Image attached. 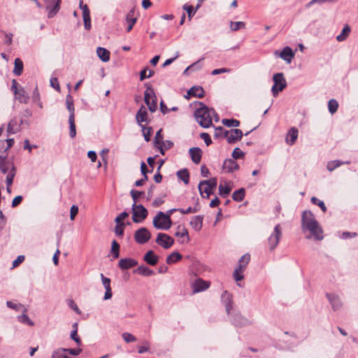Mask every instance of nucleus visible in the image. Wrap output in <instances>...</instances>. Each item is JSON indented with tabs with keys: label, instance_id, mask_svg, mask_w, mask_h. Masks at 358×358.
I'll use <instances>...</instances> for the list:
<instances>
[{
	"label": "nucleus",
	"instance_id": "f257e3e1",
	"mask_svg": "<svg viewBox=\"0 0 358 358\" xmlns=\"http://www.w3.org/2000/svg\"><path fill=\"white\" fill-rule=\"evenodd\" d=\"M301 229L303 232L308 231L306 238H313L315 241H322L324 238L323 230L314 215L310 211H304L301 217Z\"/></svg>",
	"mask_w": 358,
	"mask_h": 358
},
{
	"label": "nucleus",
	"instance_id": "f03ea898",
	"mask_svg": "<svg viewBox=\"0 0 358 358\" xmlns=\"http://www.w3.org/2000/svg\"><path fill=\"white\" fill-rule=\"evenodd\" d=\"M194 116L197 122L203 128L209 127L212 124L213 119L215 122L219 121V116L215 110L203 105L195 110Z\"/></svg>",
	"mask_w": 358,
	"mask_h": 358
},
{
	"label": "nucleus",
	"instance_id": "7ed1b4c3",
	"mask_svg": "<svg viewBox=\"0 0 358 358\" xmlns=\"http://www.w3.org/2000/svg\"><path fill=\"white\" fill-rule=\"evenodd\" d=\"M0 170L3 173H8L6 176V185L7 190L8 192H10V187L13 184V178L16 173L15 168L12 162L5 159H1L0 161Z\"/></svg>",
	"mask_w": 358,
	"mask_h": 358
},
{
	"label": "nucleus",
	"instance_id": "20e7f679",
	"mask_svg": "<svg viewBox=\"0 0 358 358\" xmlns=\"http://www.w3.org/2000/svg\"><path fill=\"white\" fill-rule=\"evenodd\" d=\"M152 224L157 229L168 230L172 225L171 217L165 216L164 213L159 211L154 217Z\"/></svg>",
	"mask_w": 358,
	"mask_h": 358
},
{
	"label": "nucleus",
	"instance_id": "39448f33",
	"mask_svg": "<svg viewBox=\"0 0 358 358\" xmlns=\"http://www.w3.org/2000/svg\"><path fill=\"white\" fill-rule=\"evenodd\" d=\"M217 186V179L212 178L210 180L201 181L199 185V190L203 197L208 198Z\"/></svg>",
	"mask_w": 358,
	"mask_h": 358
},
{
	"label": "nucleus",
	"instance_id": "423d86ee",
	"mask_svg": "<svg viewBox=\"0 0 358 358\" xmlns=\"http://www.w3.org/2000/svg\"><path fill=\"white\" fill-rule=\"evenodd\" d=\"M144 101L150 112L154 113L157 109V101L154 90L148 87L144 92Z\"/></svg>",
	"mask_w": 358,
	"mask_h": 358
},
{
	"label": "nucleus",
	"instance_id": "0eeeda50",
	"mask_svg": "<svg viewBox=\"0 0 358 358\" xmlns=\"http://www.w3.org/2000/svg\"><path fill=\"white\" fill-rule=\"evenodd\" d=\"M273 80L274 84L272 86L271 91L273 96H276L280 92L282 91L286 87L287 83L282 73L274 74Z\"/></svg>",
	"mask_w": 358,
	"mask_h": 358
},
{
	"label": "nucleus",
	"instance_id": "6e6552de",
	"mask_svg": "<svg viewBox=\"0 0 358 358\" xmlns=\"http://www.w3.org/2000/svg\"><path fill=\"white\" fill-rule=\"evenodd\" d=\"M132 220L135 223L141 222L148 216L147 209L141 204H132Z\"/></svg>",
	"mask_w": 358,
	"mask_h": 358
},
{
	"label": "nucleus",
	"instance_id": "1a4fd4ad",
	"mask_svg": "<svg viewBox=\"0 0 358 358\" xmlns=\"http://www.w3.org/2000/svg\"><path fill=\"white\" fill-rule=\"evenodd\" d=\"M282 236V229L279 224L275 225L273 232L268 238V244L270 250H273L278 245L279 241Z\"/></svg>",
	"mask_w": 358,
	"mask_h": 358
},
{
	"label": "nucleus",
	"instance_id": "9d476101",
	"mask_svg": "<svg viewBox=\"0 0 358 358\" xmlns=\"http://www.w3.org/2000/svg\"><path fill=\"white\" fill-rule=\"evenodd\" d=\"M151 238V234L145 227H141L136 231L134 239L138 244H145Z\"/></svg>",
	"mask_w": 358,
	"mask_h": 358
},
{
	"label": "nucleus",
	"instance_id": "9b49d317",
	"mask_svg": "<svg viewBox=\"0 0 358 358\" xmlns=\"http://www.w3.org/2000/svg\"><path fill=\"white\" fill-rule=\"evenodd\" d=\"M155 242L163 248L169 249L173 245L174 239L166 234L159 233Z\"/></svg>",
	"mask_w": 358,
	"mask_h": 358
},
{
	"label": "nucleus",
	"instance_id": "f8f14e48",
	"mask_svg": "<svg viewBox=\"0 0 358 358\" xmlns=\"http://www.w3.org/2000/svg\"><path fill=\"white\" fill-rule=\"evenodd\" d=\"M243 136V132L239 129H232L224 131V138L229 143H234L239 141Z\"/></svg>",
	"mask_w": 358,
	"mask_h": 358
},
{
	"label": "nucleus",
	"instance_id": "ddd939ff",
	"mask_svg": "<svg viewBox=\"0 0 358 358\" xmlns=\"http://www.w3.org/2000/svg\"><path fill=\"white\" fill-rule=\"evenodd\" d=\"M210 285V282L198 278L192 283V288L194 293H198L206 290L209 288Z\"/></svg>",
	"mask_w": 358,
	"mask_h": 358
},
{
	"label": "nucleus",
	"instance_id": "4468645a",
	"mask_svg": "<svg viewBox=\"0 0 358 358\" xmlns=\"http://www.w3.org/2000/svg\"><path fill=\"white\" fill-rule=\"evenodd\" d=\"M101 278L102 284H103L104 288L106 289V292H105V294L103 296V299L108 300L113 296L112 289H111V287H110V278L105 277L103 273H101Z\"/></svg>",
	"mask_w": 358,
	"mask_h": 358
},
{
	"label": "nucleus",
	"instance_id": "2eb2a0df",
	"mask_svg": "<svg viewBox=\"0 0 358 358\" xmlns=\"http://www.w3.org/2000/svg\"><path fill=\"white\" fill-rule=\"evenodd\" d=\"M238 169V164L232 159H225L222 164V169L227 173L233 172Z\"/></svg>",
	"mask_w": 358,
	"mask_h": 358
},
{
	"label": "nucleus",
	"instance_id": "dca6fc26",
	"mask_svg": "<svg viewBox=\"0 0 358 358\" xmlns=\"http://www.w3.org/2000/svg\"><path fill=\"white\" fill-rule=\"evenodd\" d=\"M189 153L192 162L196 164H199L201 159L202 151L199 148L194 147L189 150Z\"/></svg>",
	"mask_w": 358,
	"mask_h": 358
},
{
	"label": "nucleus",
	"instance_id": "f3484780",
	"mask_svg": "<svg viewBox=\"0 0 358 358\" xmlns=\"http://www.w3.org/2000/svg\"><path fill=\"white\" fill-rule=\"evenodd\" d=\"M134 13L135 8H133L129 11V13L126 15V22L128 24V27L127 28V32H129L132 29L134 25L136 22L137 18L134 17Z\"/></svg>",
	"mask_w": 358,
	"mask_h": 358
},
{
	"label": "nucleus",
	"instance_id": "a211bd4d",
	"mask_svg": "<svg viewBox=\"0 0 358 358\" xmlns=\"http://www.w3.org/2000/svg\"><path fill=\"white\" fill-rule=\"evenodd\" d=\"M178 231L175 233V236L180 238L181 243H187L189 240L188 231L184 227L178 226Z\"/></svg>",
	"mask_w": 358,
	"mask_h": 358
},
{
	"label": "nucleus",
	"instance_id": "6ab92c4d",
	"mask_svg": "<svg viewBox=\"0 0 358 358\" xmlns=\"http://www.w3.org/2000/svg\"><path fill=\"white\" fill-rule=\"evenodd\" d=\"M203 216L196 215L192 217L190 221V225L193 229L196 231H199L203 226Z\"/></svg>",
	"mask_w": 358,
	"mask_h": 358
},
{
	"label": "nucleus",
	"instance_id": "aec40b11",
	"mask_svg": "<svg viewBox=\"0 0 358 358\" xmlns=\"http://www.w3.org/2000/svg\"><path fill=\"white\" fill-rule=\"evenodd\" d=\"M138 262L131 258L121 259L119 261V266L121 269H129L136 266Z\"/></svg>",
	"mask_w": 358,
	"mask_h": 358
},
{
	"label": "nucleus",
	"instance_id": "412c9836",
	"mask_svg": "<svg viewBox=\"0 0 358 358\" xmlns=\"http://www.w3.org/2000/svg\"><path fill=\"white\" fill-rule=\"evenodd\" d=\"M222 301L225 306L227 313L229 315L232 308V296L227 291L222 295Z\"/></svg>",
	"mask_w": 358,
	"mask_h": 358
},
{
	"label": "nucleus",
	"instance_id": "4be33fe9",
	"mask_svg": "<svg viewBox=\"0 0 358 358\" xmlns=\"http://www.w3.org/2000/svg\"><path fill=\"white\" fill-rule=\"evenodd\" d=\"M327 296L329 299V301L331 304L332 308L334 310H339L341 308L342 302L337 295L327 294Z\"/></svg>",
	"mask_w": 358,
	"mask_h": 358
},
{
	"label": "nucleus",
	"instance_id": "5701e85b",
	"mask_svg": "<svg viewBox=\"0 0 358 358\" xmlns=\"http://www.w3.org/2000/svg\"><path fill=\"white\" fill-rule=\"evenodd\" d=\"M280 57L287 63H290L292 58L294 57V54L291 48L287 46L283 48L280 54Z\"/></svg>",
	"mask_w": 358,
	"mask_h": 358
},
{
	"label": "nucleus",
	"instance_id": "b1692460",
	"mask_svg": "<svg viewBox=\"0 0 358 358\" xmlns=\"http://www.w3.org/2000/svg\"><path fill=\"white\" fill-rule=\"evenodd\" d=\"M22 123V120L20 121V123L18 124L16 120H11L8 123L7 132L9 134H13L18 132L20 130L21 124Z\"/></svg>",
	"mask_w": 358,
	"mask_h": 358
},
{
	"label": "nucleus",
	"instance_id": "393cba45",
	"mask_svg": "<svg viewBox=\"0 0 358 358\" xmlns=\"http://www.w3.org/2000/svg\"><path fill=\"white\" fill-rule=\"evenodd\" d=\"M143 259L148 264L154 266L157 263L159 257L152 250H149L145 253Z\"/></svg>",
	"mask_w": 358,
	"mask_h": 358
},
{
	"label": "nucleus",
	"instance_id": "a878e982",
	"mask_svg": "<svg viewBox=\"0 0 358 358\" xmlns=\"http://www.w3.org/2000/svg\"><path fill=\"white\" fill-rule=\"evenodd\" d=\"M136 119L137 122L141 125L142 122L148 121V113L144 106H141L136 113Z\"/></svg>",
	"mask_w": 358,
	"mask_h": 358
},
{
	"label": "nucleus",
	"instance_id": "bb28decb",
	"mask_svg": "<svg viewBox=\"0 0 358 358\" xmlns=\"http://www.w3.org/2000/svg\"><path fill=\"white\" fill-rule=\"evenodd\" d=\"M233 322L236 327H244L250 323L249 320L240 313L234 315Z\"/></svg>",
	"mask_w": 358,
	"mask_h": 358
},
{
	"label": "nucleus",
	"instance_id": "cd10ccee",
	"mask_svg": "<svg viewBox=\"0 0 358 358\" xmlns=\"http://www.w3.org/2000/svg\"><path fill=\"white\" fill-rule=\"evenodd\" d=\"M298 137V129L295 127H292L287 134L286 138V143L289 145H293Z\"/></svg>",
	"mask_w": 358,
	"mask_h": 358
},
{
	"label": "nucleus",
	"instance_id": "c85d7f7f",
	"mask_svg": "<svg viewBox=\"0 0 358 358\" xmlns=\"http://www.w3.org/2000/svg\"><path fill=\"white\" fill-rule=\"evenodd\" d=\"M96 54L99 59L103 62H107L110 60V52L104 48H97Z\"/></svg>",
	"mask_w": 358,
	"mask_h": 358
},
{
	"label": "nucleus",
	"instance_id": "c756f323",
	"mask_svg": "<svg viewBox=\"0 0 358 358\" xmlns=\"http://www.w3.org/2000/svg\"><path fill=\"white\" fill-rule=\"evenodd\" d=\"M351 32V28L348 24H345L343 28L341 33L336 36V40L338 42L345 41L349 36Z\"/></svg>",
	"mask_w": 358,
	"mask_h": 358
},
{
	"label": "nucleus",
	"instance_id": "7c9ffc66",
	"mask_svg": "<svg viewBox=\"0 0 358 358\" xmlns=\"http://www.w3.org/2000/svg\"><path fill=\"white\" fill-rule=\"evenodd\" d=\"M231 191V186L230 182H225V184L223 185L222 183H220L219 185V194L222 196L225 197L227 195L229 194L230 192Z\"/></svg>",
	"mask_w": 358,
	"mask_h": 358
},
{
	"label": "nucleus",
	"instance_id": "2f4dec72",
	"mask_svg": "<svg viewBox=\"0 0 358 358\" xmlns=\"http://www.w3.org/2000/svg\"><path fill=\"white\" fill-rule=\"evenodd\" d=\"M188 94L192 96L202 98L204 96V90L201 87H192L189 91Z\"/></svg>",
	"mask_w": 358,
	"mask_h": 358
},
{
	"label": "nucleus",
	"instance_id": "473e14b6",
	"mask_svg": "<svg viewBox=\"0 0 358 358\" xmlns=\"http://www.w3.org/2000/svg\"><path fill=\"white\" fill-rule=\"evenodd\" d=\"M16 99L21 103H27L29 100V96L23 88H20L19 90L15 92Z\"/></svg>",
	"mask_w": 358,
	"mask_h": 358
},
{
	"label": "nucleus",
	"instance_id": "72a5a7b5",
	"mask_svg": "<svg viewBox=\"0 0 358 358\" xmlns=\"http://www.w3.org/2000/svg\"><path fill=\"white\" fill-rule=\"evenodd\" d=\"M52 4L47 6V9L49 10L48 17H53L59 9L60 2L51 3Z\"/></svg>",
	"mask_w": 358,
	"mask_h": 358
},
{
	"label": "nucleus",
	"instance_id": "f704fd0d",
	"mask_svg": "<svg viewBox=\"0 0 358 358\" xmlns=\"http://www.w3.org/2000/svg\"><path fill=\"white\" fill-rule=\"evenodd\" d=\"M13 73L16 76H20L23 71V62L20 58H16L14 62Z\"/></svg>",
	"mask_w": 358,
	"mask_h": 358
},
{
	"label": "nucleus",
	"instance_id": "c9c22d12",
	"mask_svg": "<svg viewBox=\"0 0 358 358\" xmlns=\"http://www.w3.org/2000/svg\"><path fill=\"white\" fill-rule=\"evenodd\" d=\"M69 136L71 138H74L76 135L75 115H69Z\"/></svg>",
	"mask_w": 358,
	"mask_h": 358
},
{
	"label": "nucleus",
	"instance_id": "e433bc0d",
	"mask_svg": "<svg viewBox=\"0 0 358 358\" xmlns=\"http://www.w3.org/2000/svg\"><path fill=\"white\" fill-rule=\"evenodd\" d=\"M83 18L84 22L85 28L87 30H90L91 28V19L90 10H85L83 11Z\"/></svg>",
	"mask_w": 358,
	"mask_h": 358
},
{
	"label": "nucleus",
	"instance_id": "4c0bfd02",
	"mask_svg": "<svg viewBox=\"0 0 358 358\" xmlns=\"http://www.w3.org/2000/svg\"><path fill=\"white\" fill-rule=\"evenodd\" d=\"M182 259V255L177 252H172L171 255H169L166 259V262L169 264H171L173 263L177 262L178 261Z\"/></svg>",
	"mask_w": 358,
	"mask_h": 358
},
{
	"label": "nucleus",
	"instance_id": "58836bf2",
	"mask_svg": "<svg viewBox=\"0 0 358 358\" xmlns=\"http://www.w3.org/2000/svg\"><path fill=\"white\" fill-rule=\"evenodd\" d=\"M177 176L179 179L182 180L185 184L189 183V174L187 169H184L182 170H180L177 172Z\"/></svg>",
	"mask_w": 358,
	"mask_h": 358
},
{
	"label": "nucleus",
	"instance_id": "ea45409f",
	"mask_svg": "<svg viewBox=\"0 0 358 358\" xmlns=\"http://www.w3.org/2000/svg\"><path fill=\"white\" fill-rule=\"evenodd\" d=\"M245 196V189L240 188L236 190L232 194V199L236 201H242Z\"/></svg>",
	"mask_w": 358,
	"mask_h": 358
},
{
	"label": "nucleus",
	"instance_id": "a19ab883",
	"mask_svg": "<svg viewBox=\"0 0 358 358\" xmlns=\"http://www.w3.org/2000/svg\"><path fill=\"white\" fill-rule=\"evenodd\" d=\"M136 272L142 275L150 276L154 274V272L148 267L145 266H140L137 268Z\"/></svg>",
	"mask_w": 358,
	"mask_h": 358
},
{
	"label": "nucleus",
	"instance_id": "79ce46f5",
	"mask_svg": "<svg viewBox=\"0 0 358 358\" xmlns=\"http://www.w3.org/2000/svg\"><path fill=\"white\" fill-rule=\"evenodd\" d=\"M222 122L228 127H237L240 125V122L235 119H223Z\"/></svg>",
	"mask_w": 358,
	"mask_h": 358
},
{
	"label": "nucleus",
	"instance_id": "37998d69",
	"mask_svg": "<svg viewBox=\"0 0 358 358\" xmlns=\"http://www.w3.org/2000/svg\"><path fill=\"white\" fill-rule=\"evenodd\" d=\"M66 108L70 113L69 115H75V114H74L75 108H74V105H73V101L72 96L71 95H68L66 96Z\"/></svg>",
	"mask_w": 358,
	"mask_h": 358
},
{
	"label": "nucleus",
	"instance_id": "c03bdc74",
	"mask_svg": "<svg viewBox=\"0 0 358 358\" xmlns=\"http://www.w3.org/2000/svg\"><path fill=\"white\" fill-rule=\"evenodd\" d=\"M111 253L115 259L119 257L120 255V245L118 243L113 240L111 245Z\"/></svg>",
	"mask_w": 358,
	"mask_h": 358
},
{
	"label": "nucleus",
	"instance_id": "a18cd8bd",
	"mask_svg": "<svg viewBox=\"0 0 358 358\" xmlns=\"http://www.w3.org/2000/svg\"><path fill=\"white\" fill-rule=\"evenodd\" d=\"M338 108V101L334 99H330L328 102V109L331 114L335 113Z\"/></svg>",
	"mask_w": 358,
	"mask_h": 358
},
{
	"label": "nucleus",
	"instance_id": "49530a36",
	"mask_svg": "<svg viewBox=\"0 0 358 358\" xmlns=\"http://www.w3.org/2000/svg\"><path fill=\"white\" fill-rule=\"evenodd\" d=\"M245 27V23L243 22H231L230 29L233 31H236L240 29H244Z\"/></svg>",
	"mask_w": 358,
	"mask_h": 358
},
{
	"label": "nucleus",
	"instance_id": "de8ad7c7",
	"mask_svg": "<svg viewBox=\"0 0 358 358\" xmlns=\"http://www.w3.org/2000/svg\"><path fill=\"white\" fill-rule=\"evenodd\" d=\"M142 132L145 140L148 142L150 140L152 129L150 127H146L142 125Z\"/></svg>",
	"mask_w": 358,
	"mask_h": 358
},
{
	"label": "nucleus",
	"instance_id": "09e8293b",
	"mask_svg": "<svg viewBox=\"0 0 358 358\" xmlns=\"http://www.w3.org/2000/svg\"><path fill=\"white\" fill-rule=\"evenodd\" d=\"M311 202L320 207L321 210L325 213L327 211V207L324 205V203L322 201L319 200L317 198L313 196L311 198Z\"/></svg>",
	"mask_w": 358,
	"mask_h": 358
},
{
	"label": "nucleus",
	"instance_id": "8fccbe9b",
	"mask_svg": "<svg viewBox=\"0 0 358 358\" xmlns=\"http://www.w3.org/2000/svg\"><path fill=\"white\" fill-rule=\"evenodd\" d=\"M64 352H66L65 348H59L52 352V358H64L67 357L64 354Z\"/></svg>",
	"mask_w": 358,
	"mask_h": 358
},
{
	"label": "nucleus",
	"instance_id": "3c124183",
	"mask_svg": "<svg viewBox=\"0 0 358 358\" xmlns=\"http://www.w3.org/2000/svg\"><path fill=\"white\" fill-rule=\"evenodd\" d=\"M6 305L8 308H10L11 309L16 310H24L25 311L24 306L20 303H15L8 301L6 302Z\"/></svg>",
	"mask_w": 358,
	"mask_h": 358
},
{
	"label": "nucleus",
	"instance_id": "603ef678",
	"mask_svg": "<svg viewBox=\"0 0 358 358\" xmlns=\"http://www.w3.org/2000/svg\"><path fill=\"white\" fill-rule=\"evenodd\" d=\"M233 276L234 280L237 282V285L241 287L242 285L241 283H238V281H241V280L243 279V272L238 271L236 269H235L233 273Z\"/></svg>",
	"mask_w": 358,
	"mask_h": 358
},
{
	"label": "nucleus",
	"instance_id": "864d4df0",
	"mask_svg": "<svg viewBox=\"0 0 358 358\" xmlns=\"http://www.w3.org/2000/svg\"><path fill=\"white\" fill-rule=\"evenodd\" d=\"M122 336L124 341L127 343L135 342L136 341V338L130 333L124 332Z\"/></svg>",
	"mask_w": 358,
	"mask_h": 358
},
{
	"label": "nucleus",
	"instance_id": "5fc2aeb1",
	"mask_svg": "<svg viewBox=\"0 0 358 358\" xmlns=\"http://www.w3.org/2000/svg\"><path fill=\"white\" fill-rule=\"evenodd\" d=\"M341 164H342V162H341L340 161H338V160L329 162L327 164V169L329 171H333L335 169H336Z\"/></svg>",
	"mask_w": 358,
	"mask_h": 358
},
{
	"label": "nucleus",
	"instance_id": "6e6d98bb",
	"mask_svg": "<svg viewBox=\"0 0 358 358\" xmlns=\"http://www.w3.org/2000/svg\"><path fill=\"white\" fill-rule=\"evenodd\" d=\"M67 304L69 306V308L73 309L76 313L79 315L81 314V310L79 309V308L78 307V306L73 299H69L67 301Z\"/></svg>",
	"mask_w": 358,
	"mask_h": 358
},
{
	"label": "nucleus",
	"instance_id": "4d7b16f0",
	"mask_svg": "<svg viewBox=\"0 0 358 358\" xmlns=\"http://www.w3.org/2000/svg\"><path fill=\"white\" fill-rule=\"evenodd\" d=\"M232 157L234 159H238L244 156V152L238 148H236L232 152Z\"/></svg>",
	"mask_w": 358,
	"mask_h": 358
},
{
	"label": "nucleus",
	"instance_id": "13d9d810",
	"mask_svg": "<svg viewBox=\"0 0 358 358\" xmlns=\"http://www.w3.org/2000/svg\"><path fill=\"white\" fill-rule=\"evenodd\" d=\"M130 193H131V197H132V199L134 200V203H136L138 199L141 196L144 194L143 192H141V191H138V190H134V189H132Z\"/></svg>",
	"mask_w": 358,
	"mask_h": 358
},
{
	"label": "nucleus",
	"instance_id": "bf43d9fd",
	"mask_svg": "<svg viewBox=\"0 0 358 358\" xmlns=\"http://www.w3.org/2000/svg\"><path fill=\"white\" fill-rule=\"evenodd\" d=\"M124 223L117 224L115 229V234L118 236H122L124 234Z\"/></svg>",
	"mask_w": 358,
	"mask_h": 358
},
{
	"label": "nucleus",
	"instance_id": "052dcab7",
	"mask_svg": "<svg viewBox=\"0 0 358 358\" xmlns=\"http://www.w3.org/2000/svg\"><path fill=\"white\" fill-rule=\"evenodd\" d=\"M148 71V69H144L140 73V80L142 81L145 80L146 78H150L154 75V71L152 70H149V73L148 76H145V73Z\"/></svg>",
	"mask_w": 358,
	"mask_h": 358
},
{
	"label": "nucleus",
	"instance_id": "680f3d73",
	"mask_svg": "<svg viewBox=\"0 0 358 358\" xmlns=\"http://www.w3.org/2000/svg\"><path fill=\"white\" fill-rule=\"evenodd\" d=\"M250 259V256L249 254H245L241 257V258L239 259L238 263L241 265H244L247 267V265L248 264Z\"/></svg>",
	"mask_w": 358,
	"mask_h": 358
},
{
	"label": "nucleus",
	"instance_id": "e2e57ef3",
	"mask_svg": "<svg viewBox=\"0 0 358 358\" xmlns=\"http://www.w3.org/2000/svg\"><path fill=\"white\" fill-rule=\"evenodd\" d=\"M183 9L187 11L188 17L189 18V20H191V18L195 13V10H194L193 6L185 4L183 6Z\"/></svg>",
	"mask_w": 358,
	"mask_h": 358
},
{
	"label": "nucleus",
	"instance_id": "0e129e2a",
	"mask_svg": "<svg viewBox=\"0 0 358 358\" xmlns=\"http://www.w3.org/2000/svg\"><path fill=\"white\" fill-rule=\"evenodd\" d=\"M78 213V207L76 205H73L70 210V220H74L76 215Z\"/></svg>",
	"mask_w": 358,
	"mask_h": 358
},
{
	"label": "nucleus",
	"instance_id": "69168bd1",
	"mask_svg": "<svg viewBox=\"0 0 358 358\" xmlns=\"http://www.w3.org/2000/svg\"><path fill=\"white\" fill-rule=\"evenodd\" d=\"M18 320L21 322H27L29 325H33L34 324L33 322L29 319L28 315H26V314H23V315L19 316L18 317Z\"/></svg>",
	"mask_w": 358,
	"mask_h": 358
},
{
	"label": "nucleus",
	"instance_id": "338daca9",
	"mask_svg": "<svg viewBox=\"0 0 358 358\" xmlns=\"http://www.w3.org/2000/svg\"><path fill=\"white\" fill-rule=\"evenodd\" d=\"M200 137L203 140L206 145H209L212 143L210 136L207 133H201L200 134Z\"/></svg>",
	"mask_w": 358,
	"mask_h": 358
},
{
	"label": "nucleus",
	"instance_id": "774afa93",
	"mask_svg": "<svg viewBox=\"0 0 358 358\" xmlns=\"http://www.w3.org/2000/svg\"><path fill=\"white\" fill-rule=\"evenodd\" d=\"M128 216L129 214L127 212H123L116 217V218L115 219V222L117 224H120L122 223L121 221L127 217Z\"/></svg>",
	"mask_w": 358,
	"mask_h": 358
}]
</instances>
